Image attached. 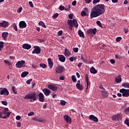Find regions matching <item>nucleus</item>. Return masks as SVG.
<instances>
[{"label":"nucleus","instance_id":"obj_1","mask_svg":"<svg viewBox=\"0 0 129 129\" xmlns=\"http://www.w3.org/2000/svg\"><path fill=\"white\" fill-rule=\"evenodd\" d=\"M105 13V6L103 4H98L92 9L90 14V19L97 18Z\"/></svg>","mask_w":129,"mask_h":129},{"label":"nucleus","instance_id":"obj_2","mask_svg":"<svg viewBox=\"0 0 129 129\" xmlns=\"http://www.w3.org/2000/svg\"><path fill=\"white\" fill-rule=\"evenodd\" d=\"M68 24L69 26V29H70V30L73 29V28L74 26L75 28H78V23H77V20L76 19L68 20Z\"/></svg>","mask_w":129,"mask_h":129},{"label":"nucleus","instance_id":"obj_3","mask_svg":"<svg viewBox=\"0 0 129 129\" xmlns=\"http://www.w3.org/2000/svg\"><path fill=\"white\" fill-rule=\"evenodd\" d=\"M24 99H30L31 101H32V100L33 101H36L37 100L36 93L33 92L26 94L24 97Z\"/></svg>","mask_w":129,"mask_h":129},{"label":"nucleus","instance_id":"obj_4","mask_svg":"<svg viewBox=\"0 0 129 129\" xmlns=\"http://www.w3.org/2000/svg\"><path fill=\"white\" fill-rule=\"evenodd\" d=\"M119 92H120V93H122V96H124L125 97H128L129 96V89H125L123 88L120 89Z\"/></svg>","mask_w":129,"mask_h":129},{"label":"nucleus","instance_id":"obj_5","mask_svg":"<svg viewBox=\"0 0 129 129\" xmlns=\"http://www.w3.org/2000/svg\"><path fill=\"white\" fill-rule=\"evenodd\" d=\"M0 94L1 95H4L5 96H7L10 94V93L9 92L8 89L6 88L3 89L0 88Z\"/></svg>","mask_w":129,"mask_h":129},{"label":"nucleus","instance_id":"obj_6","mask_svg":"<svg viewBox=\"0 0 129 129\" xmlns=\"http://www.w3.org/2000/svg\"><path fill=\"white\" fill-rule=\"evenodd\" d=\"M121 118H122V116H121V114L120 113L114 115L112 117V120L114 121H117V120H119L121 119Z\"/></svg>","mask_w":129,"mask_h":129},{"label":"nucleus","instance_id":"obj_7","mask_svg":"<svg viewBox=\"0 0 129 129\" xmlns=\"http://www.w3.org/2000/svg\"><path fill=\"white\" fill-rule=\"evenodd\" d=\"M25 64H26V61L25 60H21L18 61L16 65L17 68H22V67H25L26 66Z\"/></svg>","mask_w":129,"mask_h":129},{"label":"nucleus","instance_id":"obj_8","mask_svg":"<svg viewBox=\"0 0 129 129\" xmlns=\"http://www.w3.org/2000/svg\"><path fill=\"white\" fill-rule=\"evenodd\" d=\"M34 49L32 51V54H40L41 53V48L38 46H34L33 47Z\"/></svg>","mask_w":129,"mask_h":129},{"label":"nucleus","instance_id":"obj_9","mask_svg":"<svg viewBox=\"0 0 129 129\" xmlns=\"http://www.w3.org/2000/svg\"><path fill=\"white\" fill-rule=\"evenodd\" d=\"M63 71H64V67L61 66H58L55 69V72L59 74H61Z\"/></svg>","mask_w":129,"mask_h":129},{"label":"nucleus","instance_id":"obj_10","mask_svg":"<svg viewBox=\"0 0 129 129\" xmlns=\"http://www.w3.org/2000/svg\"><path fill=\"white\" fill-rule=\"evenodd\" d=\"M38 100L40 101V102H44L45 101V96L42 93H39L38 95Z\"/></svg>","mask_w":129,"mask_h":129},{"label":"nucleus","instance_id":"obj_11","mask_svg":"<svg viewBox=\"0 0 129 129\" xmlns=\"http://www.w3.org/2000/svg\"><path fill=\"white\" fill-rule=\"evenodd\" d=\"M63 119L67 123H71L72 122V119L68 115H65L63 116Z\"/></svg>","mask_w":129,"mask_h":129},{"label":"nucleus","instance_id":"obj_12","mask_svg":"<svg viewBox=\"0 0 129 129\" xmlns=\"http://www.w3.org/2000/svg\"><path fill=\"white\" fill-rule=\"evenodd\" d=\"M10 23L6 21H3L2 22H0V27L3 28H8Z\"/></svg>","mask_w":129,"mask_h":129},{"label":"nucleus","instance_id":"obj_13","mask_svg":"<svg viewBox=\"0 0 129 129\" xmlns=\"http://www.w3.org/2000/svg\"><path fill=\"white\" fill-rule=\"evenodd\" d=\"M89 119L91 120L94 121V122H98V118L97 117H95L94 115H90L89 116Z\"/></svg>","mask_w":129,"mask_h":129},{"label":"nucleus","instance_id":"obj_14","mask_svg":"<svg viewBox=\"0 0 129 129\" xmlns=\"http://www.w3.org/2000/svg\"><path fill=\"white\" fill-rule=\"evenodd\" d=\"M19 28H27V23L25 21H20L19 22Z\"/></svg>","mask_w":129,"mask_h":129},{"label":"nucleus","instance_id":"obj_15","mask_svg":"<svg viewBox=\"0 0 129 129\" xmlns=\"http://www.w3.org/2000/svg\"><path fill=\"white\" fill-rule=\"evenodd\" d=\"M10 115H11V112H7V115H4L2 112H0V118H4L6 119L7 117H10Z\"/></svg>","mask_w":129,"mask_h":129},{"label":"nucleus","instance_id":"obj_16","mask_svg":"<svg viewBox=\"0 0 129 129\" xmlns=\"http://www.w3.org/2000/svg\"><path fill=\"white\" fill-rule=\"evenodd\" d=\"M48 88L51 89L52 91H56V90H57V86L54 85H48Z\"/></svg>","mask_w":129,"mask_h":129},{"label":"nucleus","instance_id":"obj_17","mask_svg":"<svg viewBox=\"0 0 129 129\" xmlns=\"http://www.w3.org/2000/svg\"><path fill=\"white\" fill-rule=\"evenodd\" d=\"M43 92L44 93L45 95L46 96H48L50 95V94L51 93V92L50 91V90L45 88L42 90Z\"/></svg>","mask_w":129,"mask_h":129},{"label":"nucleus","instance_id":"obj_18","mask_svg":"<svg viewBox=\"0 0 129 129\" xmlns=\"http://www.w3.org/2000/svg\"><path fill=\"white\" fill-rule=\"evenodd\" d=\"M31 45L28 43L24 44L22 45V48H23V49H26V50H29V49H31Z\"/></svg>","mask_w":129,"mask_h":129},{"label":"nucleus","instance_id":"obj_19","mask_svg":"<svg viewBox=\"0 0 129 129\" xmlns=\"http://www.w3.org/2000/svg\"><path fill=\"white\" fill-rule=\"evenodd\" d=\"M58 60L60 61V62H65V60H66V58L63 55H58Z\"/></svg>","mask_w":129,"mask_h":129},{"label":"nucleus","instance_id":"obj_20","mask_svg":"<svg viewBox=\"0 0 129 129\" xmlns=\"http://www.w3.org/2000/svg\"><path fill=\"white\" fill-rule=\"evenodd\" d=\"M48 66L49 68L50 69H52V68L53 67V63L50 58H48Z\"/></svg>","mask_w":129,"mask_h":129},{"label":"nucleus","instance_id":"obj_21","mask_svg":"<svg viewBox=\"0 0 129 129\" xmlns=\"http://www.w3.org/2000/svg\"><path fill=\"white\" fill-rule=\"evenodd\" d=\"M8 35H9V33L7 32H4L2 33V37L6 41L7 40V38H8Z\"/></svg>","mask_w":129,"mask_h":129},{"label":"nucleus","instance_id":"obj_22","mask_svg":"<svg viewBox=\"0 0 129 129\" xmlns=\"http://www.w3.org/2000/svg\"><path fill=\"white\" fill-rule=\"evenodd\" d=\"M115 81L116 82V83H120V82H121V77L120 75H119L115 78Z\"/></svg>","mask_w":129,"mask_h":129},{"label":"nucleus","instance_id":"obj_23","mask_svg":"<svg viewBox=\"0 0 129 129\" xmlns=\"http://www.w3.org/2000/svg\"><path fill=\"white\" fill-rule=\"evenodd\" d=\"M64 55L66 57H69L70 55H71V53L69 52V50H68V49L66 48L64 50Z\"/></svg>","mask_w":129,"mask_h":129},{"label":"nucleus","instance_id":"obj_24","mask_svg":"<svg viewBox=\"0 0 129 129\" xmlns=\"http://www.w3.org/2000/svg\"><path fill=\"white\" fill-rule=\"evenodd\" d=\"M32 119L34 120V121H37L38 122H43L44 120L41 119H38L37 117H33L32 118Z\"/></svg>","mask_w":129,"mask_h":129},{"label":"nucleus","instance_id":"obj_25","mask_svg":"<svg viewBox=\"0 0 129 129\" xmlns=\"http://www.w3.org/2000/svg\"><path fill=\"white\" fill-rule=\"evenodd\" d=\"M85 79H86V83H87V88H86V89H87L88 88V86L89 85V81L88 80V74H86Z\"/></svg>","mask_w":129,"mask_h":129},{"label":"nucleus","instance_id":"obj_26","mask_svg":"<svg viewBox=\"0 0 129 129\" xmlns=\"http://www.w3.org/2000/svg\"><path fill=\"white\" fill-rule=\"evenodd\" d=\"M90 71L91 73H92L93 74H96V73H97V71H96L95 68H94L93 67L91 68Z\"/></svg>","mask_w":129,"mask_h":129},{"label":"nucleus","instance_id":"obj_27","mask_svg":"<svg viewBox=\"0 0 129 129\" xmlns=\"http://www.w3.org/2000/svg\"><path fill=\"white\" fill-rule=\"evenodd\" d=\"M102 95L103 97H106L108 95L107 92L105 91V89H104L102 90Z\"/></svg>","mask_w":129,"mask_h":129},{"label":"nucleus","instance_id":"obj_28","mask_svg":"<svg viewBox=\"0 0 129 129\" xmlns=\"http://www.w3.org/2000/svg\"><path fill=\"white\" fill-rule=\"evenodd\" d=\"M28 74H29L28 72H24L21 74V77L22 78H25V77H26Z\"/></svg>","mask_w":129,"mask_h":129},{"label":"nucleus","instance_id":"obj_29","mask_svg":"<svg viewBox=\"0 0 129 129\" xmlns=\"http://www.w3.org/2000/svg\"><path fill=\"white\" fill-rule=\"evenodd\" d=\"M78 35H79L80 37H82V38H84V33H83V32H82L81 30H79L78 31Z\"/></svg>","mask_w":129,"mask_h":129},{"label":"nucleus","instance_id":"obj_30","mask_svg":"<svg viewBox=\"0 0 129 129\" xmlns=\"http://www.w3.org/2000/svg\"><path fill=\"white\" fill-rule=\"evenodd\" d=\"M121 86L125 88H129V84L127 83H123L121 84Z\"/></svg>","mask_w":129,"mask_h":129},{"label":"nucleus","instance_id":"obj_31","mask_svg":"<svg viewBox=\"0 0 129 129\" xmlns=\"http://www.w3.org/2000/svg\"><path fill=\"white\" fill-rule=\"evenodd\" d=\"M76 87L79 89V90H83V86L81 84H76Z\"/></svg>","mask_w":129,"mask_h":129},{"label":"nucleus","instance_id":"obj_32","mask_svg":"<svg viewBox=\"0 0 129 129\" xmlns=\"http://www.w3.org/2000/svg\"><path fill=\"white\" fill-rule=\"evenodd\" d=\"M38 25H39V26H42L43 28H46V25H45V23L43 22V21H40L38 23Z\"/></svg>","mask_w":129,"mask_h":129},{"label":"nucleus","instance_id":"obj_33","mask_svg":"<svg viewBox=\"0 0 129 129\" xmlns=\"http://www.w3.org/2000/svg\"><path fill=\"white\" fill-rule=\"evenodd\" d=\"M59 104L60 105H61V106H64V105L66 104V101L63 100H61L60 101Z\"/></svg>","mask_w":129,"mask_h":129},{"label":"nucleus","instance_id":"obj_34","mask_svg":"<svg viewBox=\"0 0 129 129\" xmlns=\"http://www.w3.org/2000/svg\"><path fill=\"white\" fill-rule=\"evenodd\" d=\"M88 35H92V28H90L87 31Z\"/></svg>","mask_w":129,"mask_h":129},{"label":"nucleus","instance_id":"obj_35","mask_svg":"<svg viewBox=\"0 0 129 129\" xmlns=\"http://www.w3.org/2000/svg\"><path fill=\"white\" fill-rule=\"evenodd\" d=\"M4 62L5 63V64H6L7 66H11V65H12V63L7 60H5Z\"/></svg>","mask_w":129,"mask_h":129},{"label":"nucleus","instance_id":"obj_36","mask_svg":"<svg viewBox=\"0 0 129 129\" xmlns=\"http://www.w3.org/2000/svg\"><path fill=\"white\" fill-rule=\"evenodd\" d=\"M124 113L125 114H128L129 113V107L125 108L124 110Z\"/></svg>","mask_w":129,"mask_h":129},{"label":"nucleus","instance_id":"obj_37","mask_svg":"<svg viewBox=\"0 0 129 129\" xmlns=\"http://www.w3.org/2000/svg\"><path fill=\"white\" fill-rule=\"evenodd\" d=\"M96 32H97L96 28L92 29V34H93V35H96Z\"/></svg>","mask_w":129,"mask_h":129},{"label":"nucleus","instance_id":"obj_38","mask_svg":"<svg viewBox=\"0 0 129 129\" xmlns=\"http://www.w3.org/2000/svg\"><path fill=\"white\" fill-rule=\"evenodd\" d=\"M12 91L15 94H17V90H16L15 86H12Z\"/></svg>","mask_w":129,"mask_h":129},{"label":"nucleus","instance_id":"obj_39","mask_svg":"<svg viewBox=\"0 0 129 129\" xmlns=\"http://www.w3.org/2000/svg\"><path fill=\"white\" fill-rule=\"evenodd\" d=\"M72 79L73 82H76V81H77V80H76V77L74 75L72 76Z\"/></svg>","mask_w":129,"mask_h":129},{"label":"nucleus","instance_id":"obj_40","mask_svg":"<svg viewBox=\"0 0 129 129\" xmlns=\"http://www.w3.org/2000/svg\"><path fill=\"white\" fill-rule=\"evenodd\" d=\"M81 60H82L84 63H86V62H87V60L85 59L82 55H81Z\"/></svg>","mask_w":129,"mask_h":129},{"label":"nucleus","instance_id":"obj_41","mask_svg":"<svg viewBox=\"0 0 129 129\" xmlns=\"http://www.w3.org/2000/svg\"><path fill=\"white\" fill-rule=\"evenodd\" d=\"M96 24L97 25H98V26H99V27H100V28H102V25L101 24V22H100V21H97Z\"/></svg>","mask_w":129,"mask_h":129},{"label":"nucleus","instance_id":"obj_42","mask_svg":"<svg viewBox=\"0 0 129 129\" xmlns=\"http://www.w3.org/2000/svg\"><path fill=\"white\" fill-rule=\"evenodd\" d=\"M4 48V42H0V51Z\"/></svg>","mask_w":129,"mask_h":129},{"label":"nucleus","instance_id":"obj_43","mask_svg":"<svg viewBox=\"0 0 129 129\" xmlns=\"http://www.w3.org/2000/svg\"><path fill=\"white\" fill-rule=\"evenodd\" d=\"M82 17H85L86 16V12L83 11L81 14Z\"/></svg>","mask_w":129,"mask_h":129},{"label":"nucleus","instance_id":"obj_44","mask_svg":"<svg viewBox=\"0 0 129 129\" xmlns=\"http://www.w3.org/2000/svg\"><path fill=\"white\" fill-rule=\"evenodd\" d=\"M59 14L55 13L52 16V19H56L57 17H58Z\"/></svg>","mask_w":129,"mask_h":129},{"label":"nucleus","instance_id":"obj_45","mask_svg":"<svg viewBox=\"0 0 129 129\" xmlns=\"http://www.w3.org/2000/svg\"><path fill=\"white\" fill-rule=\"evenodd\" d=\"M100 2V0H93V5H96V4H98Z\"/></svg>","mask_w":129,"mask_h":129},{"label":"nucleus","instance_id":"obj_46","mask_svg":"<svg viewBox=\"0 0 129 129\" xmlns=\"http://www.w3.org/2000/svg\"><path fill=\"white\" fill-rule=\"evenodd\" d=\"M40 66L42 68H46V67H47V65H46L45 63H40Z\"/></svg>","mask_w":129,"mask_h":129},{"label":"nucleus","instance_id":"obj_47","mask_svg":"<svg viewBox=\"0 0 129 129\" xmlns=\"http://www.w3.org/2000/svg\"><path fill=\"white\" fill-rule=\"evenodd\" d=\"M59 10L60 11H64V10H65V7H64L63 6H60L59 7Z\"/></svg>","mask_w":129,"mask_h":129},{"label":"nucleus","instance_id":"obj_48","mask_svg":"<svg viewBox=\"0 0 129 129\" xmlns=\"http://www.w3.org/2000/svg\"><path fill=\"white\" fill-rule=\"evenodd\" d=\"M120 41H121V37H118L116 38V42H120Z\"/></svg>","mask_w":129,"mask_h":129},{"label":"nucleus","instance_id":"obj_49","mask_svg":"<svg viewBox=\"0 0 129 129\" xmlns=\"http://www.w3.org/2000/svg\"><path fill=\"white\" fill-rule=\"evenodd\" d=\"M13 28L15 30V31H18V27H17V25H16V24H13Z\"/></svg>","mask_w":129,"mask_h":129},{"label":"nucleus","instance_id":"obj_50","mask_svg":"<svg viewBox=\"0 0 129 129\" xmlns=\"http://www.w3.org/2000/svg\"><path fill=\"white\" fill-rule=\"evenodd\" d=\"M125 124H126V125L129 126V120L127 119H126L125 120Z\"/></svg>","mask_w":129,"mask_h":129},{"label":"nucleus","instance_id":"obj_51","mask_svg":"<svg viewBox=\"0 0 129 129\" xmlns=\"http://www.w3.org/2000/svg\"><path fill=\"white\" fill-rule=\"evenodd\" d=\"M31 81H33V79H29V80H28L27 81L26 83H27V84H31Z\"/></svg>","mask_w":129,"mask_h":129},{"label":"nucleus","instance_id":"obj_52","mask_svg":"<svg viewBox=\"0 0 129 129\" xmlns=\"http://www.w3.org/2000/svg\"><path fill=\"white\" fill-rule=\"evenodd\" d=\"M1 102L4 105H8V102L6 101H2Z\"/></svg>","mask_w":129,"mask_h":129},{"label":"nucleus","instance_id":"obj_53","mask_svg":"<svg viewBox=\"0 0 129 129\" xmlns=\"http://www.w3.org/2000/svg\"><path fill=\"white\" fill-rule=\"evenodd\" d=\"M35 113L34 112H30L28 114V116H32V115H34Z\"/></svg>","mask_w":129,"mask_h":129},{"label":"nucleus","instance_id":"obj_54","mask_svg":"<svg viewBox=\"0 0 129 129\" xmlns=\"http://www.w3.org/2000/svg\"><path fill=\"white\" fill-rule=\"evenodd\" d=\"M22 10H23V8L22 7H20L17 10V13H21V12H22Z\"/></svg>","mask_w":129,"mask_h":129},{"label":"nucleus","instance_id":"obj_55","mask_svg":"<svg viewBox=\"0 0 129 129\" xmlns=\"http://www.w3.org/2000/svg\"><path fill=\"white\" fill-rule=\"evenodd\" d=\"M29 5L30 6V8H34V5H33V3L32 2H29Z\"/></svg>","mask_w":129,"mask_h":129},{"label":"nucleus","instance_id":"obj_56","mask_svg":"<svg viewBox=\"0 0 129 129\" xmlns=\"http://www.w3.org/2000/svg\"><path fill=\"white\" fill-rule=\"evenodd\" d=\"M74 52H75V53H77V52H78V48L76 47L74 48L73 49Z\"/></svg>","mask_w":129,"mask_h":129},{"label":"nucleus","instance_id":"obj_57","mask_svg":"<svg viewBox=\"0 0 129 129\" xmlns=\"http://www.w3.org/2000/svg\"><path fill=\"white\" fill-rule=\"evenodd\" d=\"M62 34H63V31L61 30H60L58 32V36H61L62 35Z\"/></svg>","mask_w":129,"mask_h":129},{"label":"nucleus","instance_id":"obj_58","mask_svg":"<svg viewBox=\"0 0 129 129\" xmlns=\"http://www.w3.org/2000/svg\"><path fill=\"white\" fill-rule=\"evenodd\" d=\"M16 118L17 120H20V119H21V116L17 115L16 116Z\"/></svg>","mask_w":129,"mask_h":129},{"label":"nucleus","instance_id":"obj_59","mask_svg":"<svg viewBox=\"0 0 129 129\" xmlns=\"http://www.w3.org/2000/svg\"><path fill=\"white\" fill-rule=\"evenodd\" d=\"M69 19H73V14H71L69 15Z\"/></svg>","mask_w":129,"mask_h":129},{"label":"nucleus","instance_id":"obj_60","mask_svg":"<svg viewBox=\"0 0 129 129\" xmlns=\"http://www.w3.org/2000/svg\"><path fill=\"white\" fill-rule=\"evenodd\" d=\"M86 4H89L92 0H85Z\"/></svg>","mask_w":129,"mask_h":129},{"label":"nucleus","instance_id":"obj_61","mask_svg":"<svg viewBox=\"0 0 129 129\" xmlns=\"http://www.w3.org/2000/svg\"><path fill=\"white\" fill-rule=\"evenodd\" d=\"M110 61L111 62V64H114V63H115V60L113 59H111Z\"/></svg>","mask_w":129,"mask_h":129},{"label":"nucleus","instance_id":"obj_62","mask_svg":"<svg viewBox=\"0 0 129 129\" xmlns=\"http://www.w3.org/2000/svg\"><path fill=\"white\" fill-rule=\"evenodd\" d=\"M72 6H76V1H74L72 3Z\"/></svg>","mask_w":129,"mask_h":129},{"label":"nucleus","instance_id":"obj_63","mask_svg":"<svg viewBox=\"0 0 129 129\" xmlns=\"http://www.w3.org/2000/svg\"><path fill=\"white\" fill-rule=\"evenodd\" d=\"M59 79L60 80H64V79H65V78L64 77V76H61L59 77Z\"/></svg>","mask_w":129,"mask_h":129},{"label":"nucleus","instance_id":"obj_64","mask_svg":"<svg viewBox=\"0 0 129 129\" xmlns=\"http://www.w3.org/2000/svg\"><path fill=\"white\" fill-rule=\"evenodd\" d=\"M2 113L3 115H7V114H8V112H6V111H4L3 112H2Z\"/></svg>","mask_w":129,"mask_h":129}]
</instances>
